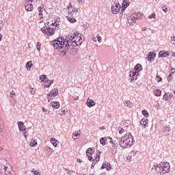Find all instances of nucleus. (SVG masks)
Masks as SVG:
<instances>
[{
  "mask_svg": "<svg viewBox=\"0 0 175 175\" xmlns=\"http://www.w3.org/2000/svg\"><path fill=\"white\" fill-rule=\"evenodd\" d=\"M160 168L161 170V174L166 175L167 173L170 172V164L167 162H161Z\"/></svg>",
  "mask_w": 175,
  "mask_h": 175,
  "instance_id": "obj_5",
  "label": "nucleus"
},
{
  "mask_svg": "<svg viewBox=\"0 0 175 175\" xmlns=\"http://www.w3.org/2000/svg\"><path fill=\"white\" fill-rule=\"evenodd\" d=\"M133 143H135L133 135L131 133H127L121 137L119 145L122 148H129L133 146Z\"/></svg>",
  "mask_w": 175,
  "mask_h": 175,
  "instance_id": "obj_2",
  "label": "nucleus"
},
{
  "mask_svg": "<svg viewBox=\"0 0 175 175\" xmlns=\"http://www.w3.org/2000/svg\"><path fill=\"white\" fill-rule=\"evenodd\" d=\"M148 18H155V13H152L151 15H149Z\"/></svg>",
  "mask_w": 175,
  "mask_h": 175,
  "instance_id": "obj_46",
  "label": "nucleus"
},
{
  "mask_svg": "<svg viewBox=\"0 0 175 175\" xmlns=\"http://www.w3.org/2000/svg\"><path fill=\"white\" fill-rule=\"evenodd\" d=\"M121 9V5L118 1H115L114 3L111 5V12L113 14H118Z\"/></svg>",
  "mask_w": 175,
  "mask_h": 175,
  "instance_id": "obj_6",
  "label": "nucleus"
},
{
  "mask_svg": "<svg viewBox=\"0 0 175 175\" xmlns=\"http://www.w3.org/2000/svg\"><path fill=\"white\" fill-rule=\"evenodd\" d=\"M95 151L92 148H89L86 150V155L90 161H92V154H94Z\"/></svg>",
  "mask_w": 175,
  "mask_h": 175,
  "instance_id": "obj_11",
  "label": "nucleus"
},
{
  "mask_svg": "<svg viewBox=\"0 0 175 175\" xmlns=\"http://www.w3.org/2000/svg\"><path fill=\"white\" fill-rule=\"evenodd\" d=\"M143 70V67L142 66V64H137L134 67V72L139 73V72H142Z\"/></svg>",
  "mask_w": 175,
  "mask_h": 175,
  "instance_id": "obj_15",
  "label": "nucleus"
},
{
  "mask_svg": "<svg viewBox=\"0 0 175 175\" xmlns=\"http://www.w3.org/2000/svg\"><path fill=\"white\" fill-rule=\"evenodd\" d=\"M51 143L53 144L54 147H58V140H57L55 138H51Z\"/></svg>",
  "mask_w": 175,
  "mask_h": 175,
  "instance_id": "obj_23",
  "label": "nucleus"
},
{
  "mask_svg": "<svg viewBox=\"0 0 175 175\" xmlns=\"http://www.w3.org/2000/svg\"><path fill=\"white\" fill-rule=\"evenodd\" d=\"M122 8H124V9H126L128 6H129V1L128 0H123V3L122 4Z\"/></svg>",
  "mask_w": 175,
  "mask_h": 175,
  "instance_id": "obj_30",
  "label": "nucleus"
},
{
  "mask_svg": "<svg viewBox=\"0 0 175 175\" xmlns=\"http://www.w3.org/2000/svg\"><path fill=\"white\" fill-rule=\"evenodd\" d=\"M67 20L69 21V23H71L72 24L76 23L77 21L76 18L69 16H67Z\"/></svg>",
  "mask_w": 175,
  "mask_h": 175,
  "instance_id": "obj_28",
  "label": "nucleus"
},
{
  "mask_svg": "<svg viewBox=\"0 0 175 175\" xmlns=\"http://www.w3.org/2000/svg\"><path fill=\"white\" fill-rule=\"evenodd\" d=\"M12 168L8 167L6 164V161L0 160V174L1 175H10Z\"/></svg>",
  "mask_w": 175,
  "mask_h": 175,
  "instance_id": "obj_3",
  "label": "nucleus"
},
{
  "mask_svg": "<svg viewBox=\"0 0 175 175\" xmlns=\"http://www.w3.org/2000/svg\"><path fill=\"white\" fill-rule=\"evenodd\" d=\"M33 174H34V175H40V174H39V172H38V171H35V172H33Z\"/></svg>",
  "mask_w": 175,
  "mask_h": 175,
  "instance_id": "obj_56",
  "label": "nucleus"
},
{
  "mask_svg": "<svg viewBox=\"0 0 175 175\" xmlns=\"http://www.w3.org/2000/svg\"><path fill=\"white\" fill-rule=\"evenodd\" d=\"M10 98H14V96H16V92H14V91L12 90L10 93Z\"/></svg>",
  "mask_w": 175,
  "mask_h": 175,
  "instance_id": "obj_41",
  "label": "nucleus"
},
{
  "mask_svg": "<svg viewBox=\"0 0 175 175\" xmlns=\"http://www.w3.org/2000/svg\"><path fill=\"white\" fill-rule=\"evenodd\" d=\"M58 89L55 88L50 91V92L47 94V96H57L58 95Z\"/></svg>",
  "mask_w": 175,
  "mask_h": 175,
  "instance_id": "obj_16",
  "label": "nucleus"
},
{
  "mask_svg": "<svg viewBox=\"0 0 175 175\" xmlns=\"http://www.w3.org/2000/svg\"><path fill=\"white\" fill-rule=\"evenodd\" d=\"M73 98L75 100H79V96H77V94H74Z\"/></svg>",
  "mask_w": 175,
  "mask_h": 175,
  "instance_id": "obj_51",
  "label": "nucleus"
},
{
  "mask_svg": "<svg viewBox=\"0 0 175 175\" xmlns=\"http://www.w3.org/2000/svg\"><path fill=\"white\" fill-rule=\"evenodd\" d=\"M170 132H172V129L170 128V125H165L162 129V133H164L165 136H167Z\"/></svg>",
  "mask_w": 175,
  "mask_h": 175,
  "instance_id": "obj_12",
  "label": "nucleus"
},
{
  "mask_svg": "<svg viewBox=\"0 0 175 175\" xmlns=\"http://www.w3.org/2000/svg\"><path fill=\"white\" fill-rule=\"evenodd\" d=\"M83 36L79 33H74L73 34L68 35L66 39L58 38L55 40L53 45L54 49H58L59 55L64 57L66 55V51L69 50L70 46L76 47L80 46L83 43Z\"/></svg>",
  "mask_w": 175,
  "mask_h": 175,
  "instance_id": "obj_1",
  "label": "nucleus"
},
{
  "mask_svg": "<svg viewBox=\"0 0 175 175\" xmlns=\"http://www.w3.org/2000/svg\"><path fill=\"white\" fill-rule=\"evenodd\" d=\"M51 25H55V27H58V25H59V23H52Z\"/></svg>",
  "mask_w": 175,
  "mask_h": 175,
  "instance_id": "obj_52",
  "label": "nucleus"
},
{
  "mask_svg": "<svg viewBox=\"0 0 175 175\" xmlns=\"http://www.w3.org/2000/svg\"><path fill=\"white\" fill-rule=\"evenodd\" d=\"M107 139H108V140H110L109 143H113V138L108 137Z\"/></svg>",
  "mask_w": 175,
  "mask_h": 175,
  "instance_id": "obj_53",
  "label": "nucleus"
},
{
  "mask_svg": "<svg viewBox=\"0 0 175 175\" xmlns=\"http://www.w3.org/2000/svg\"><path fill=\"white\" fill-rule=\"evenodd\" d=\"M118 130L119 131L120 135H122L125 132V129L121 127H118Z\"/></svg>",
  "mask_w": 175,
  "mask_h": 175,
  "instance_id": "obj_40",
  "label": "nucleus"
},
{
  "mask_svg": "<svg viewBox=\"0 0 175 175\" xmlns=\"http://www.w3.org/2000/svg\"><path fill=\"white\" fill-rule=\"evenodd\" d=\"M45 151L48 154H53V149L49 146L45 147Z\"/></svg>",
  "mask_w": 175,
  "mask_h": 175,
  "instance_id": "obj_34",
  "label": "nucleus"
},
{
  "mask_svg": "<svg viewBox=\"0 0 175 175\" xmlns=\"http://www.w3.org/2000/svg\"><path fill=\"white\" fill-rule=\"evenodd\" d=\"M163 99L165 102H167V100L173 99V94L170 92L165 93L163 96Z\"/></svg>",
  "mask_w": 175,
  "mask_h": 175,
  "instance_id": "obj_14",
  "label": "nucleus"
},
{
  "mask_svg": "<svg viewBox=\"0 0 175 175\" xmlns=\"http://www.w3.org/2000/svg\"><path fill=\"white\" fill-rule=\"evenodd\" d=\"M77 162H79V163H81L83 162V161H81V159H77Z\"/></svg>",
  "mask_w": 175,
  "mask_h": 175,
  "instance_id": "obj_60",
  "label": "nucleus"
},
{
  "mask_svg": "<svg viewBox=\"0 0 175 175\" xmlns=\"http://www.w3.org/2000/svg\"><path fill=\"white\" fill-rule=\"evenodd\" d=\"M95 165L93 164V163H92V165H91V169H94Z\"/></svg>",
  "mask_w": 175,
  "mask_h": 175,
  "instance_id": "obj_63",
  "label": "nucleus"
},
{
  "mask_svg": "<svg viewBox=\"0 0 175 175\" xmlns=\"http://www.w3.org/2000/svg\"><path fill=\"white\" fill-rule=\"evenodd\" d=\"M130 18H131V21H132V23H135V21H136V20H137V19H136V16H131L130 17Z\"/></svg>",
  "mask_w": 175,
  "mask_h": 175,
  "instance_id": "obj_43",
  "label": "nucleus"
},
{
  "mask_svg": "<svg viewBox=\"0 0 175 175\" xmlns=\"http://www.w3.org/2000/svg\"><path fill=\"white\" fill-rule=\"evenodd\" d=\"M100 169H106L107 170L109 171V170H111V167L110 163H104L102 165Z\"/></svg>",
  "mask_w": 175,
  "mask_h": 175,
  "instance_id": "obj_19",
  "label": "nucleus"
},
{
  "mask_svg": "<svg viewBox=\"0 0 175 175\" xmlns=\"http://www.w3.org/2000/svg\"><path fill=\"white\" fill-rule=\"evenodd\" d=\"M79 135V133H74L72 134V139H74V140H76V139H77V135Z\"/></svg>",
  "mask_w": 175,
  "mask_h": 175,
  "instance_id": "obj_42",
  "label": "nucleus"
},
{
  "mask_svg": "<svg viewBox=\"0 0 175 175\" xmlns=\"http://www.w3.org/2000/svg\"><path fill=\"white\" fill-rule=\"evenodd\" d=\"M142 113L143 116H144V117H146V118H147V117H148L150 116V113H148V111H147V110H146V109L142 110Z\"/></svg>",
  "mask_w": 175,
  "mask_h": 175,
  "instance_id": "obj_36",
  "label": "nucleus"
},
{
  "mask_svg": "<svg viewBox=\"0 0 175 175\" xmlns=\"http://www.w3.org/2000/svg\"><path fill=\"white\" fill-rule=\"evenodd\" d=\"M18 126L19 128V131H21V132L25 131V125H24V122H18Z\"/></svg>",
  "mask_w": 175,
  "mask_h": 175,
  "instance_id": "obj_20",
  "label": "nucleus"
},
{
  "mask_svg": "<svg viewBox=\"0 0 175 175\" xmlns=\"http://www.w3.org/2000/svg\"><path fill=\"white\" fill-rule=\"evenodd\" d=\"M85 105H87L88 107H94L96 103H95V101H94L92 99H88L85 103Z\"/></svg>",
  "mask_w": 175,
  "mask_h": 175,
  "instance_id": "obj_18",
  "label": "nucleus"
},
{
  "mask_svg": "<svg viewBox=\"0 0 175 175\" xmlns=\"http://www.w3.org/2000/svg\"><path fill=\"white\" fill-rule=\"evenodd\" d=\"M142 31H147V27H142Z\"/></svg>",
  "mask_w": 175,
  "mask_h": 175,
  "instance_id": "obj_55",
  "label": "nucleus"
},
{
  "mask_svg": "<svg viewBox=\"0 0 175 175\" xmlns=\"http://www.w3.org/2000/svg\"><path fill=\"white\" fill-rule=\"evenodd\" d=\"M136 20H141L142 18V14H140V16L139 15V14H137L135 16Z\"/></svg>",
  "mask_w": 175,
  "mask_h": 175,
  "instance_id": "obj_49",
  "label": "nucleus"
},
{
  "mask_svg": "<svg viewBox=\"0 0 175 175\" xmlns=\"http://www.w3.org/2000/svg\"><path fill=\"white\" fill-rule=\"evenodd\" d=\"M171 72H174V73H175V69L174 68H171Z\"/></svg>",
  "mask_w": 175,
  "mask_h": 175,
  "instance_id": "obj_64",
  "label": "nucleus"
},
{
  "mask_svg": "<svg viewBox=\"0 0 175 175\" xmlns=\"http://www.w3.org/2000/svg\"><path fill=\"white\" fill-rule=\"evenodd\" d=\"M125 8H122V10H121V13H123L125 12Z\"/></svg>",
  "mask_w": 175,
  "mask_h": 175,
  "instance_id": "obj_61",
  "label": "nucleus"
},
{
  "mask_svg": "<svg viewBox=\"0 0 175 175\" xmlns=\"http://www.w3.org/2000/svg\"><path fill=\"white\" fill-rule=\"evenodd\" d=\"M3 29V22L0 20V31H2Z\"/></svg>",
  "mask_w": 175,
  "mask_h": 175,
  "instance_id": "obj_44",
  "label": "nucleus"
},
{
  "mask_svg": "<svg viewBox=\"0 0 175 175\" xmlns=\"http://www.w3.org/2000/svg\"><path fill=\"white\" fill-rule=\"evenodd\" d=\"M171 40H172V42H175V36H172Z\"/></svg>",
  "mask_w": 175,
  "mask_h": 175,
  "instance_id": "obj_54",
  "label": "nucleus"
},
{
  "mask_svg": "<svg viewBox=\"0 0 175 175\" xmlns=\"http://www.w3.org/2000/svg\"><path fill=\"white\" fill-rule=\"evenodd\" d=\"M55 29L57 28H51L47 25H44V27L41 29V31L44 33V35H47L48 36H53L55 32Z\"/></svg>",
  "mask_w": 175,
  "mask_h": 175,
  "instance_id": "obj_4",
  "label": "nucleus"
},
{
  "mask_svg": "<svg viewBox=\"0 0 175 175\" xmlns=\"http://www.w3.org/2000/svg\"><path fill=\"white\" fill-rule=\"evenodd\" d=\"M170 53H169L166 51H161L159 52L158 57L159 58H166V57H169Z\"/></svg>",
  "mask_w": 175,
  "mask_h": 175,
  "instance_id": "obj_13",
  "label": "nucleus"
},
{
  "mask_svg": "<svg viewBox=\"0 0 175 175\" xmlns=\"http://www.w3.org/2000/svg\"><path fill=\"white\" fill-rule=\"evenodd\" d=\"M44 87H46V88H49L50 85H51V84H53V83H54V81L53 80H49V79L44 82Z\"/></svg>",
  "mask_w": 175,
  "mask_h": 175,
  "instance_id": "obj_22",
  "label": "nucleus"
},
{
  "mask_svg": "<svg viewBox=\"0 0 175 175\" xmlns=\"http://www.w3.org/2000/svg\"><path fill=\"white\" fill-rule=\"evenodd\" d=\"M173 75H174V72H170V75L167 77V81H172V80H173Z\"/></svg>",
  "mask_w": 175,
  "mask_h": 175,
  "instance_id": "obj_35",
  "label": "nucleus"
},
{
  "mask_svg": "<svg viewBox=\"0 0 175 175\" xmlns=\"http://www.w3.org/2000/svg\"><path fill=\"white\" fill-rule=\"evenodd\" d=\"M96 38L98 43H100V42H102V38L100 37V36L97 35Z\"/></svg>",
  "mask_w": 175,
  "mask_h": 175,
  "instance_id": "obj_45",
  "label": "nucleus"
},
{
  "mask_svg": "<svg viewBox=\"0 0 175 175\" xmlns=\"http://www.w3.org/2000/svg\"><path fill=\"white\" fill-rule=\"evenodd\" d=\"M98 161H100V152L99 153L96 154V157H95V159H93L92 163L94 165H96L98 163Z\"/></svg>",
  "mask_w": 175,
  "mask_h": 175,
  "instance_id": "obj_21",
  "label": "nucleus"
},
{
  "mask_svg": "<svg viewBox=\"0 0 175 175\" xmlns=\"http://www.w3.org/2000/svg\"><path fill=\"white\" fill-rule=\"evenodd\" d=\"M129 76L131 77L130 83H133V81L137 80V76H139V72H135V71H130Z\"/></svg>",
  "mask_w": 175,
  "mask_h": 175,
  "instance_id": "obj_10",
  "label": "nucleus"
},
{
  "mask_svg": "<svg viewBox=\"0 0 175 175\" xmlns=\"http://www.w3.org/2000/svg\"><path fill=\"white\" fill-rule=\"evenodd\" d=\"M100 143L102 146H106V144H107V139H106V137H101L100 139Z\"/></svg>",
  "mask_w": 175,
  "mask_h": 175,
  "instance_id": "obj_25",
  "label": "nucleus"
},
{
  "mask_svg": "<svg viewBox=\"0 0 175 175\" xmlns=\"http://www.w3.org/2000/svg\"><path fill=\"white\" fill-rule=\"evenodd\" d=\"M152 174H162V171H161V164L154 165L152 168Z\"/></svg>",
  "mask_w": 175,
  "mask_h": 175,
  "instance_id": "obj_7",
  "label": "nucleus"
},
{
  "mask_svg": "<svg viewBox=\"0 0 175 175\" xmlns=\"http://www.w3.org/2000/svg\"><path fill=\"white\" fill-rule=\"evenodd\" d=\"M25 8L27 12H32V10H33V5L32 4V1H29V0L26 1Z\"/></svg>",
  "mask_w": 175,
  "mask_h": 175,
  "instance_id": "obj_8",
  "label": "nucleus"
},
{
  "mask_svg": "<svg viewBox=\"0 0 175 175\" xmlns=\"http://www.w3.org/2000/svg\"><path fill=\"white\" fill-rule=\"evenodd\" d=\"M155 57H157V53L154 52H148L146 59L149 61V62H152V61H155Z\"/></svg>",
  "mask_w": 175,
  "mask_h": 175,
  "instance_id": "obj_9",
  "label": "nucleus"
},
{
  "mask_svg": "<svg viewBox=\"0 0 175 175\" xmlns=\"http://www.w3.org/2000/svg\"><path fill=\"white\" fill-rule=\"evenodd\" d=\"M38 10L39 12L40 18H43V8L38 7Z\"/></svg>",
  "mask_w": 175,
  "mask_h": 175,
  "instance_id": "obj_29",
  "label": "nucleus"
},
{
  "mask_svg": "<svg viewBox=\"0 0 175 175\" xmlns=\"http://www.w3.org/2000/svg\"><path fill=\"white\" fill-rule=\"evenodd\" d=\"M33 90V88H31V94L32 95H33V94H35V92H33V90Z\"/></svg>",
  "mask_w": 175,
  "mask_h": 175,
  "instance_id": "obj_62",
  "label": "nucleus"
},
{
  "mask_svg": "<svg viewBox=\"0 0 175 175\" xmlns=\"http://www.w3.org/2000/svg\"><path fill=\"white\" fill-rule=\"evenodd\" d=\"M49 78H46V75H41L40 77V80H41V81H43L44 83H45V81L48 79Z\"/></svg>",
  "mask_w": 175,
  "mask_h": 175,
  "instance_id": "obj_38",
  "label": "nucleus"
},
{
  "mask_svg": "<svg viewBox=\"0 0 175 175\" xmlns=\"http://www.w3.org/2000/svg\"><path fill=\"white\" fill-rule=\"evenodd\" d=\"M154 96H161V95H162V91L159 89H157L154 90Z\"/></svg>",
  "mask_w": 175,
  "mask_h": 175,
  "instance_id": "obj_27",
  "label": "nucleus"
},
{
  "mask_svg": "<svg viewBox=\"0 0 175 175\" xmlns=\"http://www.w3.org/2000/svg\"><path fill=\"white\" fill-rule=\"evenodd\" d=\"M77 2H79V3H83V2H84L85 0H77Z\"/></svg>",
  "mask_w": 175,
  "mask_h": 175,
  "instance_id": "obj_57",
  "label": "nucleus"
},
{
  "mask_svg": "<svg viewBox=\"0 0 175 175\" xmlns=\"http://www.w3.org/2000/svg\"><path fill=\"white\" fill-rule=\"evenodd\" d=\"M147 124H148V118H144L141 120L140 125H142V126H144V128H147Z\"/></svg>",
  "mask_w": 175,
  "mask_h": 175,
  "instance_id": "obj_17",
  "label": "nucleus"
},
{
  "mask_svg": "<svg viewBox=\"0 0 175 175\" xmlns=\"http://www.w3.org/2000/svg\"><path fill=\"white\" fill-rule=\"evenodd\" d=\"M83 28H84L85 29H88V25H83Z\"/></svg>",
  "mask_w": 175,
  "mask_h": 175,
  "instance_id": "obj_58",
  "label": "nucleus"
},
{
  "mask_svg": "<svg viewBox=\"0 0 175 175\" xmlns=\"http://www.w3.org/2000/svg\"><path fill=\"white\" fill-rule=\"evenodd\" d=\"M111 143L114 148H118V146H120V141H118V142H116V141H112V142Z\"/></svg>",
  "mask_w": 175,
  "mask_h": 175,
  "instance_id": "obj_31",
  "label": "nucleus"
},
{
  "mask_svg": "<svg viewBox=\"0 0 175 175\" xmlns=\"http://www.w3.org/2000/svg\"><path fill=\"white\" fill-rule=\"evenodd\" d=\"M68 13L70 14H71V16H72L73 15L74 8L72 5H69V6H68Z\"/></svg>",
  "mask_w": 175,
  "mask_h": 175,
  "instance_id": "obj_33",
  "label": "nucleus"
},
{
  "mask_svg": "<svg viewBox=\"0 0 175 175\" xmlns=\"http://www.w3.org/2000/svg\"><path fill=\"white\" fill-rule=\"evenodd\" d=\"M42 111H44V113H46L47 109H45L44 107H42Z\"/></svg>",
  "mask_w": 175,
  "mask_h": 175,
  "instance_id": "obj_59",
  "label": "nucleus"
},
{
  "mask_svg": "<svg viewBox=\"0 0 175 175\" xmlns=\"http://www.w3.org/2000/svg\"><path fill=\"white\" fill-rule=\"evenodd\" d=\"M38 144V142L35 139H32L30 142V146L31 147H35Z\"/></svg>",
  "mask_w": 175,
  "mask_h": 175,
  "instance_id": "obj_37",
  "label": "nucleus"
},
{
  "mask_svg": "<svg viewBox=\"0 0 175 175\" xmlns=\"http://www.w3.org/2000/svg\"><path fill=\"white\" fill-rule=\"evenodd\" d=\"M124 106H126V107H129V109H131V107H132V103L129 100H125Z\"/></svg>",
  "mask_w": 175,
  "mask_h": 175,
  "instance_id": "obj_32",
  "label": "nucleus"
},
{
  "mask_svg": "<svg viewBox=\"0 0 175 175\" xmlns=\"http://www.w3.org/2000/svg\"><path fill=\"white\" fill-rule=\"evenodd\" d=\"M51 106L53 107V109H58L59 107V102L57 101H53L51 102Z\"/></svg>",
  "mask_w": 175,
  "mask_h": 175,
  "instance_id": "obj_24",
  "label": "nucleus"
},
{
  "mask_svg": "<svg viewBox=\"0 0 175 175\" xmlns=\"http://www.w3.org/2000/svg\"><path fill=\"white\" fill-rule=\"evenodd\" d=\"M66 111H66L65 109L64 110H62V113H60V116L62 117V116H65Z\"/></svg>",
  "mask_w": 175,
  "mask_h": 175,
  "instance_id": "obj_48",
  "label": "nucleus"
},
{
  "mask_svg": "<svg viewBox=\"0 0 175 175\" xmlns=\"http://www.w3.org/2000/svg\"><path fill=\"white\" fill-rule=\"evenodd\" d=\"M26 69H27V70H29V69H31V68H32V66H33V64H32L31 61L27 62L26 63Z\"/></svg>",
  "mask_w": 175,
  "mask_h": 175,
  "instance_id": "obj_26",
  "label": "nucleus"
},
{
  "mask_svg": "<svg viewBox=\"0 0 175 175\" xmlns=\"http://www.w3.org/2000/svg\"><path fill=\"white\" fill-rule=\"evenodd\" d=\"M156 79L157 80V83H160V81H162V77H156Z\"/></svg>",
  "mask_w": 175,
  "mask_h": 175,
  "instance_id": "obj_47",
  "label": "nucleus"
},
{
  "mask_svg": "<svg viewBox=\"0 0 175 175\" xmlns=\"http://www.w3.org/2000/svg\"><path fill=\"white\" fill-rule=\"evenodd\" d=\"M162 9H163V12H164V13L167 12V8H166V6L163 7Z\"/></svg>",
  "mask_w": 175,
  "mask_h": 175,
  "instance_id": "obj_50",
  "label": "nucleus"
},
{
  "mask_svg": "<svg viewBox=\"0 0 175 175\" xmlns=\"http://www.w3.org/2000/svg\"><path fill=\"white\" fill-rule=\"evenodd\" d=\"M42 46V44L40 42H38L36 44V49L38 51H40V47Z\"/></svg>",
  "mask_w": 175,
  "mask_h": 175,
  "instance_id": "obj_39",
  "label": "nucleus"
}]
</instances>
